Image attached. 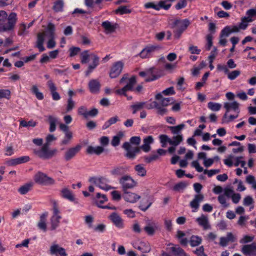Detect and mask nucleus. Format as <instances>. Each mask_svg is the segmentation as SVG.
I'll use <instances>...</instances> for the list:
<instances>
[{
    "instance_id": "nucleus-1",
    "label": "nucleus",
    "mask_w": 256,
    "mask_h": 256,
    "mask_svg": "<svg viewBox=\"0 0 256 256\" xmlns=\"http://www.w3.org/2000/svg\"><path fill=\"white\" fill-rule=\"evenodd\" d=\"M18 21L16 13L12 12L8 14L4 10H0V32H12Z\"/></svg>"
},
{
    "instance_id": "nucleus-2",
    "label": "nucleus",
    "mask_w": 256,
    "mask_h": 256,
    "mask_svg": "<svg viewBox=\"0 0 256 256\" xmlns=\"http://www.w3.org/2000/svg\"><path fill=\"white\" fill-rule=\"evenodd\" d=\"M224 108L226 110L222 119V123H228L238 118L240 110V104L234 101L224 104Z\"/></svg>"
},
{
    "instance_id": "nucleus-3",
    "label": "nucleus",
    "mask_w": 256,
    "mask_h": 256,
    "mask_svg": "<svg viewBox=\"0 0 256 256\" xmlns=\"http://www.w3.org/2000/svg\"><path fill=\"white\" fill-rule=\"evenodd\" d=\"M80 62L84 64L88 62L89 58L92 60V63L90 64L86 71L85 74L88 76L94 70L99 64L100 58L94 53H90L88 50H85L80 54Z\"/></svg>"
},
{
    "instance_id": "nucleus-4",
    "label": "nucleus",
    "mask_w": 256,
    "mask_h": 256,
    "mask_svg": "<svg viewBox=\"0 0 256 256\" xmlns=\"http://www.w3.org/2000/svg\"><path fill=\"white\" fill-rule=\"evenodd\" d=\"M140 142V138L139 136H132L130 139V142H126L123 144L122 148L126 151V157L131 159L135 158L140 150L138 146Z\"/></svg>"
},
{
    "instance_id": "nucleus-5",
    "label": "nucleus",
    "mask_w": 256,
    "mask_h": 256,
    "mask_svg": "<svg viewBox=\"0 0 256 256\" xmlns=\"http://www.w3.org/2000/svg\"><path fill=\"white\" fill-rule=\"evenodd\" d=\"M190 24V22L188 19L175 20L172 26L174 28V37L179 38Z\"/></svg>"
},
{
    "instance_id": "nucleus-6",
    "label": "nucleus",
    "mask_w": 256,
    "mask_h": 256,
    "mask_svg": "<svg viewBox=\"0 0 256 256\" xmlns=\"http://www.w3.org/2000/svg\"><path fill=\"white\" fill-rule=\"evenodd\" d=\"M34 180L36 183L46 186H52L56 184V181L53 178L40 171L34 175Z\"/></svg>"
},
{
    "instance_id": "nucleus-7",
    "label": "nucleus",
    "mask_w": 256,
    "mask_h": 256,
    "mask_svg": "<svg viewBox=\"0 0 256 256\" xmlns=\"http://www.w3.org/2000/svg\"><path fill=\"white\" fill-rule=\"evenodd\" d=\"M52 216L50 218V230H54L58 226L62 216L60 214L59 207L57 202L55 200L52 201Z\"/></svg>"
},
{
    "instance_id": "nucleus-8",
    "label": "nucleus",
    "mask_w": 256,
    "mask_h": 256,
    "mask_svg": "<svg viewBox=\"0 0 256 256\" xmlns=\"http://www.w3.org/2000/svg\"><path fill=\"white\" fill-rule=\"evenodd\" d=\"M124 82H126V85L122 88L117 90L116 91V92L117 94L120 95H126V92L128 90H133V87L136 82V78L134 76H132L130 78H128L126 76H123L120 80V83L123 84Z\"/></svg>"
},
{
    "instance_id": "nucleus-9",
    "label": "nucleus",
    "mask_w": 256,
    "mask_h": 256,
    "mask_svg": "<svg viewBox=\"0 0 256 256\" xmlns=\"http://www.w3.org/2000/svg\"><path fill=\"white\" fill-rule=\"evenodd\" d=\"M36 154L40 158L44 160L50 159L57 152L56 149H50L48 144H44L40 150L36 151Z\"/></svg>"
},
{
    "instance_id": "nucleus-10",
    "label": "nucleus",
    "mask_w": 256,
    "mask_h": 256,
    "mask_svg": "<svg viewBox=\"0 0 256 256\" xmlns=\"http://www.w3.org/2000/svg\"><path fill=\"white\" fill-rule=\"evenodd\" d=\"M89 181L100 189L106 191L113 188L112 186L108 184L109 181L105 178H90Z\"/></svg>"
},
{
    "instance_id": "nucleus-11",
    "label": "nucleus",
    "mask_w": 256,
    "mask_h": 256,
    "mask_svg": "<svg viewBox=\"0 0 256 256\" xmlns=\"http://www.w3.org/2000/svg\"><path fill=\"white\" fill-rule=\"evenodd\" d=\"M119 182L124 190L132 188L137 185V182L130 176L125 175L119 180Z\"/></svg>"
},
{
    "instance_id": "nucleus-12",
    "label": "nucleus",
    "mask_w": 256,
    "mask_h": 256,
    "mask_svg": "<svg viewBox=\"0 0 256 256\" xmlns=\"http://www.w3.org/2000/svg\"><path fill=\"white\" fill-rule=\"evenodd\" d=\"M54 26L52 24L50 23L48 24L47 28V35L49 38L47 42V48L50 49L54 48L56 45V42L54 40Z\"/></svg>"
},
{
    "instance_id": "nucleus-13",
    "label": "nucleus",
    "mask_w": 256,
    "mask_h": 256,
    "mask_svg": "<svg viewBox=\"0 0 256 256\" xmlns=\"http://www.w3.org/2000/svg\"><path fill=\"white\" fill-rule=\"evenodd\" d=\"M124 67V63L121 61L115 62L112 66L110 72V76L112 78H116L121 73Z\"/></svg>"
},
{
    "instance_id": "nucleus-14",
    "label": "nucleus",
    "mask_w": 256,
    "mask_h": 256,
    "mask_svg": "<svg viewBox=\"0 0 256 256\" xmlns=\"http://www.w3.org/2000/svg\"><path fill=\"white\" fill-rule=\"evenodd\" d=\"M108 218L118 228L122 229L124 227V220L118 213L115 212L112 213L108 216Z\"/></svg>"
},
{
    "instance_id": "nucleus-15",
    "label": "nucleus",
    "mask_w": 256,
    "mask_h": 256,
    "mask_svg": "<svg viewBox=\"0 0 256 256\" xmlns=\"http://www.w3.org/2000/svg\"><path fill=\"white\" fill-rule=\"evenodd\" d=\"M82 146L78 144L74 147L68 148L64 154V158L66 161H69L73 158L76 154L80 151Z\"/></svg>"
},
{
    "instance_id": "nucleus-16",
    "label": "nucleus",
    "mask_w": 256,
    "mask_h": 256,
    "mask_svg": "<svg viewBox=\"0 0 256 256\" xmlns=\"http://www.w3.org/2000/svg\"><path fill=\"white\" fill-rule=\"evenodd\" d=\"M204 199V196L202 194H196L194 196V198L190 204L192 212H197L200 206V204L203 201Z\"/></svg>"
},
{
    "instance_id": "nucleus-17",
    "label": "nucleus",
    "mask_w": 256,
    "mask_h": 256,
    "mask_svg": "<svg viewBox=\"0 0 256 256\" xmlns=\"http://www.w3.org/2000/svg\"><path fill=\"white\" fill-rule=\"evenodd\" d=\"M50 252L56 256H68L66 250L58 244H53L50 247Z\"/></svg>"
},
{
    "instance_id": "nucleus-18",
    "label": "nucleus",
    "mask_w": 256,
    "mask_h": 256,
    "mask_svg": "<svg viewBox=\"0 0 256 256\" xmlns=\"http://www.w3.org/2000/svg\"><path fill=\"white\" fill-rule=\"evenodd\" d=\"M30 158L28 156H22L15 158H12L6 162V164L9 166H14L19 164L28 162Z\"/></svg>"
},
{
    "instance_id": "nucleus-19",
    "label": "nucleus",
    "mask_w": 256,
    "mask_h": 256,
    "mask_svg": "<svg viewBox=\"0 0 256 256\" xmlns=\"http://www.w3.org/2000/svg\"><path fill=\"white\" fill-rule=\"evenodd\" d=\"M48 86L50 92L52 100H58L60 99V96L56 92V87L52 80H49L47 82Z\"/></svg>"
},
{
    "instance_id": "nucleus-20",
    "label": "nucleus",
    "mask_w": 256,
    "mask_h": 256,
    "mask_svg": "<svg viewBox=\"0 0 256 256\" xmlns=\"http://www.w3.org/2000/svg\"><path fill=\"white\" fill-rule=\"evenodd\" d=\"M242 252L250 256H253L256 254V244L252 243L250 244H246L242 248Z\"/></svg>"
},
{
    "instance_id": "nucleus-21",
    "label": "nucleus",
    "mask_w": 256,
    "mask_h": 256,
    "mask_svg": "<svg viewBox=\"0 0 256 256\" xmlns=\"http://www.w3.org/2000/svg\"><path fill=\"white\" fill-rule=\"evenodd\" d=\"M47 34V30L46 32H40L38 34L36 46L40 52H43L45 50L43 44L45 36H48Z\"/></svg>"
},
{
    "instance_id": "nucleus-22",
    "label": "nucleus",
    "mask_w": 256,
    "mask_h": 256,
    "mask_svg": "<svg viewBox=\"0 0 256 256\" xmlns=\"http://www.w3.org/2000/svg\"><path fill=\"white\" fill-rule=\"evenodd\" d=\"M156 98L158 103L162 106H166L174 102V100L172 98H163L162 94H158L156 96Z\"/></svg>"
},
{
    "instance_id": "nucleus-23",
    "label": "nucleus",
    "mask_w": 256,
    "mask_h": 256,
    "mask_svg": "<svg viewBox=\"0 0 256 256\" xmlns=\"http://www.w3.org/2000/svg\"><path fill=\"white\" fill-rule=\"evenodd\" d=\"M158 48V46H150L144 48L140 52V56L143 58L149 57Z\"/></svg>"
},
{
    "instance_id": "nucleus-24",
    "label": "nucleus",
    "mask_w": 256,
    "mask_h": 256,
    "mask_svg": "<svg viewBox=\"0 0 256 256\" xmlns=\"http://www.w3.org/2000/svg\"><path fill=\"white\" fill-rule=\"evenodd\" d=\"M123 197L126 201L130 203H134L140 198V196L138 194L130 192H125Z\"/></svg>"
},
{
    "instance_id": "nucleus-25",
    "label": "nucleus",
    "mask_w": 256,
    "mask_h": 256,
    "mask_svg": "<svg viewBox=\"0 0 256 256\" xmlns=\"http://www.w3.org/2000/svg\"><path fill=\"white\" fill-rule=\"evenodd\" d=\"M152 69L150 68L145 72H140V75L141 76L145 77V81L146 82H150L156 80L158 77L156 76L152 72Z\"/></svg>"
},
{
    "instance_id": "nucleus-26",
    "label": "nucleus",
    "mask_w": 256,
    "mask_h": 256,
    "mask_svg": "<svg viewBox=\"0 0 256 256\" xmlns=\"http://www.w3.org/2000/svg\"><path fill=\"white\" fill-rule=\"evenodd\" d=\"M144 144L141 146V148L144 152H148L150 150V145L154 142V138L152 136H148L144 138Z\"/></svg>"
},
{
    "instance_id": "nucleus-27",
    "label": "nucleus",
    "mask_w": 256,
    "mask_h": 256,
    "mask_svg": "<svg viewBox=\"0 0 256 256\" xmlns=\"http://www.w3.org/2000/svg\"><path fill=\"white\" fill-rule=\"evenodd\" d=\"M48 212H44L40 216V220L38 224V228L44 232L46 231V219Z\"/></svg>"
},
{
    "instance_id": "nucleus-28",
    "label": "nucleus",
    "mask_w": 256,
    "mask_h": 256,
    "mask_svg": "<svg viewBox=\"0 0 256 256\" xmlns=\"http://www.w3.org/2000/svg\"><path fill=\"white\" fill-rule=\"evenodd\" d=\"M236 240V237L231 232H229L226 237L220 238V244L222 246H225L228 242H234Z\"/></svg>"
},
{
    "instance_id": "nucleus-29",
    "label": "nucleus",
    "mask_w": 256,
    "mask_h": 256,
    "mask_svg": "<svg viewBox=\"0 0 256 256\" xmlns=\"http://www.w3.org/2000/svg\"><path fill=\"white\" fill-rule=\"evenodd\" d=\"M102 26L104 29L105 33L106 34L113 32L116 28V25L108 20L104 22L102 24Z\"/></svg>"
},
{
    "instance_id": "nucleus-30",
    "label": "nucleus",
    "mask_w": 256,
    "mask_h": 256,
    "mask_svg": "<svg viewBox=\"0 0 256 256\" xmlns=\"http://www.w3.org/2000/svg\"><path fill=\"white\" fill-rule=\"evenodd\" d=\"M176 236L181 244L184 246L187 245L188 242V233L178 230L177 232Z\"/></svg>"
},
{
    "instance_id": "nucleus-31",
    "label": "nucleus",
    "mask_w": 256,
    "mask_h": 256,
    "mask_svg": "<svg viewBox=\"0 0 256 256\" xmlns=\"http://www.w3.org/2000/svg\"><path fill=\"white\" fill-rule=\"evenodd\" d=\"M158 226L156 223L154 222H149L144 228V230L148 234L152 236L154 234Z\"/></svg>"
},
{
    "instance_id": "nucleus-32",
    "label": "nucleus",
    "mask_w": 256,
    "mask_h": 256,
    "mask_svg": "<svg viewBox=\"0 0 256 256\" xmlns=\"http://www.w3.org/2000/svg\"><path fill=\"white\" fill-rule=\"evenodd\" d=\"M100 84L96 80H92L88 83L90 90L92 93L98 92L100 88Z\"/></svg>"
},
{
    "instance_id": "nucleus-33",
    "label": "nucleus",
    "mask_w": 256,
    "mask_h": 256,
    "mask_svg": "<svg viewBox=\"0 0 256 256\" xmlns=\"http://www.w3.org/2000/svg\"><path fill=\"white\" fill-rule=\"evenodd\" d=\"M134 247L142 252H148L150 250V246L146 242H140L138 244H136Z\"/></svg>"
},
{
    "instance_id": "nucleus-34",
    "label": "nucleus",
    "mask_w": 256,
    "mask_h": 256,
    "mask_svg": "<svg viewBox=\"0 0 256 256\" xmlns=\"http://www.w3.org/2000/svg\"><path fill=\"white\" fill-rule=\"evenodd\" d=\"M86 151L88 154H96L98 155L104 151V148L100 146H88Z\"/></svg>"
},
{
    "instance_id": "nucleus-35",
    "label": "nucleus",
    "mask_w": 256,
    "mask_h": 256,
    "mask_svg": "<svg viewBox=\"0 0 256 256\" xmlns=\"http://www.w3.org/2000/svg\"><path fill=\"white\" fill-rule=\"evenodd\" d=\"M196 220L198 224L202 226L204 229L206 230L210 228L208 218L206 216L202 214L200 217L198 218Z\"/></svg>"
},
{
    "instance_id": "nucleus-36",
    "label": "nucleus",
    "mask_w": 256,
    "mask_h": 256,
    "mask_svg": "<svg viewBox=\"0 0 256 256\" xmlns=\"http://www.w3.org/2000/svg\"><path fill=\"white\" fill-rule=\"evenodd\" d=\"M62 196L71 202H74V196L72 192L68 188H64L61 190Z\"/></svg>"
},
{
    "instance_id": "nucleus-37",
    "label": "nucleus",
    "mask_w": 256,
    "mask_h": 256,
    "mask_svg": "<svg viewBox=\"0 0 256 256\" xmlns=\"http://www.w3.org/2000/svg\"><path fill=\"white\" fill-rule=\"evenodd\" d=\"M107 200L108 199L104 194H101L100 193H97L96 203L98 207L102 208H106L105 206H104L102 204Z\"/></svg>"
},
{
    "instance_id": "nucleus-38",
    "label": "nucleus",
    "mask_w": 256,
    "mask_h": 256,
    "mask_svg": "<svg viewBox=\"0 0 256 256\" xmlns=\"http://www.w3.org/2000/svg\"><path fill=\"white\" fill-rule=\"evenodd\" d=\"M126 171V168L122 166H117L114 168L110 171V174L114 176H118L125 173Z\"/></svg>"
},
{
    "instance_id": "nucleus-39",
    "label": "nucleus",
    "mask_w": 256,
    "mask_h": 256,
    "mask_svg": "<svg viewBox=\"0 0 256 256\" xmlns=\"http://www.w3.org/2000/svg\"><path fill=\"white\" fill-rule=\"evenodd\" d=\"M146 102H136L130 106V108L132 110V114H134L137 112L142 110L145 108Z\"/></svg>"
},
{
    "instance_id": "nucleus-40",
    "label": "nucleus",
    "mask_w": 256,
    "mask_h": 256,
    "mask_svg": "<svg viewBox=\"0 0 256 256\" xmlns=\"http://www.w3.org/2000/svg\"><path fill=\"white\" fill-rule=\"evenodd\" d=\"M172 253L178 256H186V253L184 250L178 245H175L170 248Z\"/></svg>"
},
{
    "instance_id": "nucleus-41",
    "label": "nucleus",
    "mask_w": 256,
    "mask_h": 256,
    "mask_svg": "<svg viewBox=\"0 0 256 256\" xmlns=\"http://www.w3.org/2000/svg\"><path fill=\"white\" fill-rule=\"evenodd\" d=\"M183 140L182 134H178L170 138V144L173 146H178Z\"/></svg>"
},
{
    "instance_id": "nucleus-42",
    "label": "nucleus",
    "mask_w": 256,
    "mask_h": 256,
    "mask_svg": "<svg viewBox=\"0 0 256 256\" xmlns=\"http://www.w3.org/2000/svg\"><path fill=\"white\" fill-rule=\"evenodd\" d=\"M134 170L136 172V174L140 176L144 177L146 176V170L142 164H137L134 166Z\"/></svg>"
},
{
    "instance_id": "nucleus-43",
    "label": "nucleus",
    "mask_w": 256,
    "mask_h": 256,
    "mask_svg": "<svg viewBox=\"0 0 256 256\" xmlns=\"http://www.w3.org/2000/svg\"><path fill=\"white\" fill-rule=\"evenodd\" d=\"M123 132H120L116 136H114L112 139L111 144L114 146H116L120 144V140L124 136Z\"/></svg>"
},
{
    "instance_id": "nucleus-44",
    "label": "nucleus",
    "mask_w": 256,
    "mask_h": 256,
    "mask_svg": "<svg viewBox=\"0 0 256 256\" xmlns=\"http://www.w3.org/2000/svg\"><path fill=\"white\" fill-rule=\"evenodd\" d=\"M29 28L26 26V24L22 23L19 26V30L18 31V34L22 36H26L28 34Z\"/></svg>"
},
{
    "instance_id": "nucleus-45",
    "label": "nucleus",
    "mask_w": 256,
    "mask_h": 256,
    "mask_svg": "<svg viewBox=\"0 0 256 256\" xmlns=\"http://www.w3.org/2000/svg\"><path fill=\"white\" fill-rule=\"evenodd\" d=\"M185 127V124H182L176 126H169L168 128L171 132L174 134H182L181 130Z\"/></svg>"
},
{
    "instance_id": "nucleus-46",
    "label": "nucleus",
    "mask_w": 256,
    "mask_h": 256,
    "mask_svg": "<svg viewBox=\"0 0 256 256\" xmlns=\"http://www.w3.org/2000/svg\"><path fill=\"white\" fill-rule=\"evenodd\" d=\"M31 92L34 94L36 98L39 100L44 99V95L42 92L39 91L38 87L36 85H33L31 88Z\"/></svg>"
},
{
    "instance_id": "nucleus-47",
    "label": "nucleus",
    "mask_w": 256,
    "mask_h": 256,
    "mask_svg": "<svg viewBox=\"0 0 256 256\" xmlns=\"http://www.w3.org/2000/svg\"><path fill=\"white\" fill-rule=\"evenodd\" d=\"M120 120L118 116H114L110 118L108 120L105 122L102 126V129L105 130L108 128L110 126L116 124L117 122L119 121Z\"/></svg>"
},
{
    "instance_id": "nucleus-48",
    "label": "nucleus",
    "mask_w": 256,
    "mask_h": 256,
    "mask_svg": "<svg viewBox=\"0 0 256 256\" xmlns=\"http://www.w3.org/2000/svg\"><path fill=\"white\" fill-rule=\"evenodd\" d=\"M32 186V184L30 183L26 184L21 186L18 189V192L21 194H25L30 190Z\"/></svg>"
},
{
    "instance_id": "nucleus-49",
    "label": "nucleus",
    "mask_w": 256,
    "mask_h": 256,
    "mask_svg": "<svg viewBox=\"0 0 256 256\" xmlns=\"http://www.w3.org/2000/svg\"><path fill=\"white\" fill-rule=\"evenodd\" d=\"M188 242L192 246H196L201 243L202 239L198 236H192L190 238V240Z\"/></svg>"
},
{
    "instance_id": "nucleus-50",
    "label": "nucleus",
    "mask_w": 256,
    "mask_h": 256,
    "mask_svg": "<svg viewBox=\"0 0 256 256\" xmlns=\"http://www.w3.org/2000/svg\"><path fill=\"white\" fill-rule=\"evenodd\" d=\"M228 198L223 194H220L218 198V201L224 208H228L230 206V204L228 202Z\"/></svg>"
},
{
    "instance_id": "nucleus-51",
    "label": "nucleus",
    "mask_w": 256,
    "mask_h": 256,
    "mask_svg": "<svg viewBox=\"0 0 256 256\" xmlns=\"http://www.w3.org/2000/svg\"><path fill=\"white\" fill-rule=\"evenodd\" d=\"M208 107L212 111L218 112L220 109L222 104L219 103L210 102L208 104Z\"/></svg>"
},
{
    "instance_id": "nucleus-52",
    "label": "nucleus",
    "mask_w": 256,
    "mask_h": 256,
    "mask_svg": "<svg viewBox=\"0 0 256 256\" xmlns=\"http://www.w3.org/2000/svg\"><path fill=\"white\" fill-rule=\"evenodd\" d=\"M188 184L184 182H181L174 185L173 190L176 192H180L186 188Z\"/></svg>"
},
{
    "instance_id": "nucleus-53",
    "label": "nucleus",
    "mask_w": 256,
    "mask_h": 256,
    "mask_svg": "<svg viewBox=\"0 0 256 256\" xmlns=\"http://www.w3.org/2000/svg\"><path fill=\"white\" fill-rule=\"evenodd\" d=\"M72 138V132L70 131L64 134V136L62 141V144L66 145L70 142V141Z\"/></svg>"
},
{
    "instance_id": "nucleus-54",
    "label": "nucleus",
    "mask_w": 256,
    "mask_h": 256,
    "mask_svg": "<svg viewBox=\"0 0 256 256\" xmlns=\"http://www.w3.org/2000/svg\"><path fill=\"white\" fill-rule=\"evenodd\" d=\"M160 7V10L163 8L166 10H168L172 6L171 3L168 2V0L160 1L158 4Z\"/></svg>"
},
{
    "instance_id": "nucleus-55",
    "label": "nucleus",
    "mask_w": 256,
    "mask_h": 256,
    "mask_svg": "<svg viewBox=\"0 0 256 256\" xmlns=\"http://www.w3.org/2000/svg\"><path fill=\"white\" fill-rule=\"evenodd\" d=\"M64 2L62 0H58L54 2L53 6L54 10L56 12H60L62 10Z\"/></svg>"
},
{
    "instance_id": "nucleus-56",
    "label": "nucleus",
    "mask_w": 256,
    "mask_h": 256,
    "mask_svg": "<svg viewBox=\"0 0 256 256\" xmlns=\"http://www.w3.org/2000/svg\"><path fill=\"white\" fill-rule=\"evenodd\" d=\"M131 12V10L126 6H121L116 10V13L120 14H129Z\"/></svg>"
},
{
    "instance_id": "nucleus-57",
    "label": "nucleus",
    "mask_w": 256,
    "mask_h": 256,
    "mask_svg": "<svg viewBox=\"0 0 256 256\" xmlns=\"http://www.w3.org/2000/svg\"><path fill=\"white\" fill-rule=\"evenodd\" d=\"M160 142L162 144V147H166V144H170V138L166 135L162 134L159 136Z\"/></svg>"
},
{
    "instance_id": "nucleus-58",
    "label": "nucleus",
    "mask_w": 256,
    "mask_h": 256,
    "mask_svg": "<svg viewBox=\"0 0 256 256\" xmlns=\"http://www.w3.org/2000/svg\"><path fill=\"white\" fill-rule=\"evenodd\" d=\"M243 156H237L234 158V160L235 161L234 165L236 166H238L240 164L242 167L244 168L246 165V162L243 160Z\"/></svg>"
},
{
    "instance_id": "nucleus-59",
    "label": "nucleus",
    "mask_w": 256,
    "mask_h": 256,
    "mask_svg": "<svg viewBox=\"0 0 256 256\" xmlns=\"http://www.w3.org/2000/svg\"><path fill=\"white\" fill-rule=\"evenodd\" d=\"M36 125V122L32 120L26 122V120H22L20 122V126L22 127H34Z\"/></svg>"
},
{
    "instance_id": "nucleus-60",
    "label": "nucleus",
    "mask_w": 256,
    "mask_h": 256,
    "mask_svg": "<svg viewBox=\"0 0 256 256\" xmlns=\"http://www.w3.org/2000/svg\"><path fill=\"white\" fill-rule=\"evenodd\" d=\"M240 74V72L238 70H234L231 72H228V78L230 80H234L236 79Z\"/></svg>"
},
{
    "instance_id": "nucleus-61",
    "label": "nucleus",
    "mask_w": 256,
    "mask_h": 256,
    "mask_svg": "<svg viewBox=\"0 0 256 256\" xmlns=\"http://www.w3.org/2000/svg\"><path fill=\"white\" fill-rule=\"evenodd\" d=\"M10 92L8 90L0 89V99L5 98L9 99Z\"/></svg>"
},
{
    "instance_id": "nucleus-62",
    "label": "nucleus",
    "mask_w": 256,
    "mask_h": 256,
    "mask_svg": "<svg viewBox=\"0 0 256 256\" xmlns=\"http://www.w3.org/2000/svg\"><path fill=\"white\" fill-rule=\"evenodd\" d=\"M69 51L70 56L73 57L80 52V48L78 47L72 46L69 49Z\"/></svg>"
},
{
    "instance_id": "nucleus-63",
    "label": "nucleus",
    "mask_w": 256,
    "mask_h": 256,
    "mask_svg": "<svg viewBox=\"0 0 256 256\" xmlns=\"http://www.w3.org/2000/svg\"><path fill=\"white\" fill-rule=\"evenodd\" d=\"M98 114V110L96 108H94L90 110H87L86 116H85V118H88L89 117H94Z\"/></svg>"
},
{
    "instance_id": "nucleus-64",
    "label": "nucleus",
    "mask_w": 256,
    "mask_h": 256,
    "mask_svg": "<svg viewBox=\"0 0 256 256\" xmlns=\"http://www.w3.org/2000/svg\"><path fill=\"white\" fill-rule=\"evenodd\" d=\"M75 102L72 100V98H69L68 100L67 106H66V111L70 112L72 110L74 107Z\"/></svg>"
}]
</instances>
